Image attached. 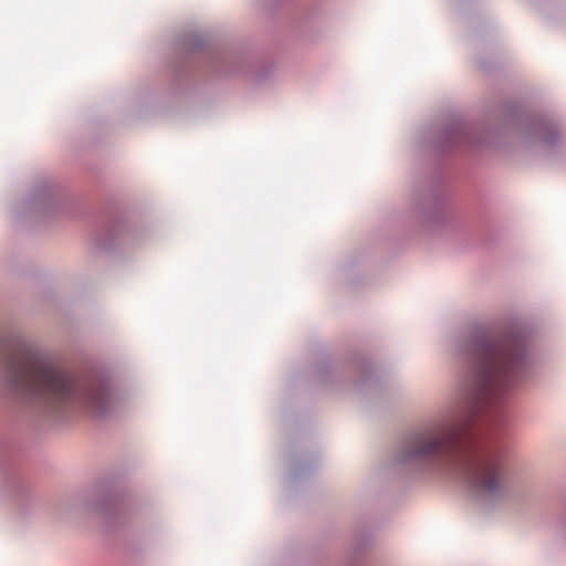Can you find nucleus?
Listing matches in <instances>:
<instances>
[{
    "label": "nucleus",
    "mask_w": 566,
    "mask_h": 566,
    "mask_svg": "<svg viewBox=\"0 0 566 566\" xmlns=\"http://www.w3.org/2000/svg\"><path fill=\"white\" fill-rule=\"evenodd\" d=\"M12 387L27 398L48 408L76 406L103 415L108 394L97 384L78 382L56 363L21 343H13L6 357Z\"/></svg>",
    "instance_id": "nucleus-2"
},
{
    "label": "nucleus",
    "mask_w": 566,
    "mask_h": 566,
    "mask_svg": "<svg viewBox=\"0 0 566 566\" xmlns=\"http://www.w3.org/2000/svg\"><path fill=\"white\" fill-rule=\"evenodd\" d=\"M524 364L520 348L511 340L478 349L474 379L469 391L471 412L462 420L447 421L410 438L407 457L430 459L459 472L475 493L500 497L506 491L504 465L497 454L483 451L470 431L484 403L504 392Z\"/></svg>",
    "instance_id": "nucleus-1"
}]
</instances>
